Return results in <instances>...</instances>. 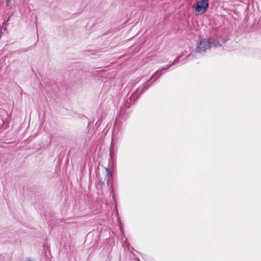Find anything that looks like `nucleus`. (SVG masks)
I'll use <instances>...</instances> for the list:
<instances>
[{
	"instance_id": "7",
	"label": "nucleus",
	"mask_w": 261,
	"mask_h": 261,
	"mask_svg": "<svg viewBox=\"0 0 261 261\" xmlns=\"http://www.w3.org/2000/svg\"><path fill=\"white\" fill-rule=\"evenodd\" d=\"M10 0H6V5L7 6H8V5L10 3Z\"/></svg>"
},
{
	"instance_id": "5",
	"label": "nucleus",
	"mask_w": 261,
	"mask_h": 261,
	"mask_svg": "<svg viewBox=\"0 0 261 261\" xmlns=\"http://www.w3.org/2000/svg\"><path fill=\"white\" fill-rule=\"evenodd\" d=\"M153 76H151L150 79L149 80V81L147 82H146L143 85L141 90L139 88L137 90V93H138L139 94H141L143 93L145 90H146L150 86V84H148L149 81H151V79L153 78Z\"/></svg>"
},
{
	"instance_id": "2",
	"label": "nucleus",
	"mask_w": 261,
	"mask_h": 261,
	"mask_svg": "<svg viewBox=\"0 0 261 261\" xmlns=\"http://www.w3.org/2000/svg\"><path fill=\"white\" fill-rule=\"evenodd\" d=\"M193 8L197 14L201 15L207 11L208 8V0H200L196 3V6H193Z\"/></svg>"
},
{
	"instance_id": "1",
	"label": "nucleus",
	"mask_w": 261,
	"mask_h": 261,
	"mask_svg": "<svg viewBox=\"0 0 261 261\" xmlns=\"http://www.w3.org/2000/svg\"><path fill=\"white\" fill-rule=\"evenodd\" d=\"M218 45L221 46V44L217 43L212 39H203L197 43V46L194 50L192 51L189 55L187 56V58L191 55L194 57L198 53H204L207 49H210L211 47H217Z\"/></svg>"
},
{
	"instance_id": "3",
	"label": "nucleus",
	"mask_w": 261,
	"mask_h": 261,
	"mask_svg": "<svg viewBox=\"0 0 261 261\" xmlns=\"http://www.w3.org/2000/svg\"><path fill=\"white\" fill-rule=\"evenodd\" d=\"M106 175L105 177L104 180H102L101 178L99 177V180L98 181V185L101 188H102L105 185V181L106 180L107 185H109L110 180L112 178V173L110 169L106 168Z\"/></svg>"
},
{
	"instance_id": "8",
	"label": "nucleus",
	"mask_w": 261,
	"mask_h": 261,
	"mask_svg": "<svg viewBox=\"0 0 261 261\" xmlns=\"http://www.w3.org/2000/svg\"><path fill=\"white\" fill-rule=\"evenodd\" d=\"M28 261H32V260L31 259H29Z\"/></svg>"
},
{
	"instance_id": "6",
	"label": "nucleus",
	"mask_w": 261,
	"mask_h": 261,
	"mask_svg": "<svg viewBox=\"0 0 261 261\" xmlns=\"http://www.w3.org/2000/svg\"><path fill=\"white\" fill-rule=\"evenodd\" d=\"M185 53H187L186 51L182 52L180 55H179L176 59H174L173 63L171 64V65L173 66L176 64L179 61V59L182 57V56L185 54Z\"/></svg>"
},
{
	"instance_id": "4",
	"label": "nucleus",
	"mask_w": 261,
	"mask_h": 261,
	"mask_svg": "<svg viewBox=\"0 0 261 261\" xmlns=\"http://www.w3.org/2000/svg\"><path fill=\"white\" fill-rule=\"evenodd\" d=\"M171 66H172V65H171V64L166 65L163 68L158 70L157 71H156L153 74V75H152V76H155V80H156L162 74V71L167 70Z\"/></svg>"
}]
</instances>
